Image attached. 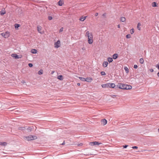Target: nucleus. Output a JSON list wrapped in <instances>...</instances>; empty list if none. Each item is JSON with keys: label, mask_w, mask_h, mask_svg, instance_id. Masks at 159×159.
Wrapping results in <instances>:
<instances>
[{"label": "nucleus", "mask_w": 159, "mask_h": 159, "mask_svg": "<svg viewBox=\"0 0 159 159\" xmlns=\"http://www.w3.org/2000/svg\"><path fill=\"white\" fill-rule=\"evenodd\" d=\"M117 86L119 89H130L132 88L131 85L122 83H119Z\"/></svg>", "instance_id": "1"}, {"label": "nucleus", "mask_w": 159, "mask_h": 159, "mask_svg": "<svg viewBox=\"0 0 159 159\" xmlns=\"http://www.w3.org/2000/svg\"><path fill=\"white\" fill-rule=\"evenodd\" d=\"M86 36H87L88 38V42L89 44H92L93 43V36L92 33H89L87 31L86 34Z\"/></svg>", "instance_id": "2"}, {"label": "nucleus", "mask_w": 159, "mask_h": 159, "mask_svg": "<svg viewBox=\"0 0 159 159\" xmlns=\"http://www.w3.org/2000/svg\"><path fill=\"white\" fill-rule=\"evenodd\" d=\"M24 138L25 140L27 141H30L36 139L37 137L36 136L30 135L28 136L24 137Z\"/></svg>", "instance_id": "3"}, {"label": "nucleus", "mask_w": 159, "mask_h": 159, "mask_svg": "<svg viewBox=\"0 0 159 159\" xmlns=\"http://www.w3.org/2000/svg\"><path fill=\"white\" fill-rule=\"evenodd\" d=\"M1 35L5 38H7L9 37L10 35V33L9 32L7 31L5 33H1Z\"/></svg>", "instance_id": "4"}, {"label": "nucleus", "mask_w": 159, "mask_h": 159, "mask_svg": "<svg viewBox=\"0 0 159 159\" xmlns=\"http://www.w3.org/2000/svg\"><path fill=\"white\" fill-rule=\"evenodd\" d=\"M42 29V27L40 25H38L37 26V30L38 32L41 34H44V31H41Z\"/></svg>", "instance_id": "5"}, {"label": "nucleus", "mask_w": 159, "mask_h": 159, "mask_svg": "<svg viewBox=\"0 0 159 159\" xmlns=\"http://www.w3.org/2000/svg\"><path fill=\"white\" fill-rule=\"evenodd\" d=\"M60 41L58 40L54 43V47L55 48H58L60 46Z\"/></svg>", "instance_id": "6"}, {"label": "nucleus", "mask_w": 159, "mask_h": 159, "mask_svg": "<svg viewBox=\"0 0 159 159\" xmlns=\"http://www.w3.org/2000/svg\"><path fill=\"white\" fill-rule=\"evenodd\" d=\"M102 86L103 88H106L109 87V83L106 84H102Z\"/></svg>", "instance_id": "7"}, {"label": "nucleus", "mask_w": 159, "mask_h": 159, "mask_svg": "<svg viewBox=\"0 0 159 159\" xmlns=\"http://www.w3.org/2000/svg\"><path fill=\"white\" fill-rule=\"evenodd\" d=\"M63 3V0H60L58 2V5L59 6H62Z\"/></svg>", "instance_id": "8"}, {"label": "nucleus", "mask_w": 159, "mask_h": 159, "mask_svg": "<svg viewBox=\"0 0 159 159\" xmlns=\"http://www.w3.org/2000/svg\"><path fill=\"white\" fill-rule=\"evenodd\" d=\"M102 124L104 125L107 123V120L105 119H103L102 120Z\"/></svg>", "instance_id": "9"}, {"label": "nucleus", "mask_w": 159, "mask_h": 159, "mask_svg": "<svg viewBox=\"0 0 159 159\" xmlns=\"http://www.w3.org/2000/svg\"><path fill=\"white\" fill-rule=\"evenodd\" d=\"M6 13L5 9L3 8L0 11V14L1 15H3Z\"/></svg>", "instance_id": "10"}, {"label": "nucleus", "mask_w": 159, "mask_h": 159, "mask_svg": "<svg viewBox=\"0 0 159 159\" xmlns=\"http://www.w3.org/2000/svg\"><path fill=\"white\" fill-rule=\"evenodd\" d=\"M93 80L90 78H86L85 81L87 82H91Z\"/></svg>", "instance_id": "11"}, {"label": "nucleus", "mask_w": 159, "mask_h": 159, "mask_svg": "<svg viewBox=\"0 0 159 159\" xmlns=\"http://www.w3.org/2000/svg\"><path fill=\"white\" fill-rule=\"evenodd\" d=\"M108 62L107 61H105L103 62V63L102 64V66L104 67H106L108 65Z\"/></svg>", "instance_id": "12"}, {"label": "nucleus", "mask_w": 159, "mask_h": 159, "mask_svg": "<svg viewBox=\"0 0 159 159\" xmlns=\"http://www.w3.org/2000/svg\"><path fill=\"white\" fill-rule=\"evenodd\" d=\"M12 57H14L15 59H18L19 57H18V56L16 54H13L11 55Z\"/></svg>", "instance_id": "13"}, {"label": "nucleus", "mask_w": 159, "mask_h": 159, "mask_svg": "<svg viewBox=\"0 0 159 159\" xmlns=\"http://www.w3.org/2000/svg\"><path fill=\"white\" fill-rule=\"evenodd\" d=\"M115 84L114 83H109V87L112 88H114L115 87Z\"/></svg>", "instance_id": "14"}, {"label": "nucleus", "mask_w": 159, "mask_h": 159, "mask_svg": "<svg viewBox=\"0 0 159 159\" xmlns=\"http://www.w3.org/2000/svg\"><path fill=\"white\" fill-rule=\"evenodd\" d=\"M7 145V143L5 142H0V145L3 146H6Z\"/></svg>", "instance_id": "15"}, {"label": "nucleus", "mask_w": 159, "mask_h": 159, "mask_svg": "<svg viewBox=\"0 0 159 159\" xmlns=\"http://www.w3.org/2000/svg\"><path fill=\"white\" fill-rule=\"evenodd\" d=\"M57 78L61 80H63V76L62 75H58Z\"/></svg>", "instance_id": "16"}, {"label": "nucleus", "mask_w": 159, "mask_h": 159, "mask_svg": "<svg viewBox=\"0 0 159 159\" xmlns=\"http://www.w3.org/2000/svg\"><path fill=\"white\" fill-rule=\"evenodd\" d=\"M31 52L32 53L35 54L37 53V51L36 49H33L31 50Z\"/></svg>", "instance_id": "17"}, {"label": "nucleus", "mask_w": 159, "mask_h": 159, "mask_svg": "<svg viewBox=\"0 0 159 159\" xmlns=\"http://www.w3.org/2000/svg\"><path fill=\"white\" fill-rule=\"evenodd\" d=\"M118 56V55L117 54H116V53L114 54L113 55V58L114 59H116L117 58Z\"/></svg>", "instance_id": "18"}, {"label": "nucleus", "mask_w": 159, "mask_h": 159, "mask_svg": "<svg viewBox=\"0 0 159 159\" xmlns=\"http://www.w3.org/2000/svg\"><path fill=\"white\" fill-rule=\"evenodd\" d=\"M124 70H125V72L126 73H128L129 72V70L128 68L127 67L125 66L124 67Z\"/></svg>", "instance_id": "19"}, {"label": "nucleus", "mask_w": 159, "mask_h": 159, "mask_svg": "<svg viewBox=\"0 0 159 159\" xmlns=\"http://www.w3.org/2000/svg\"><path fill=\"white\" fill-rule=\"evenodd\" d=\"M93 143H94V145H100V144H102V143H99V142H97V141L93 142Z\"/></svg>", "instance_id": "20"}, {"label": "nucleus", "mask_w": 159, "mask_h": 159, "mask_svg": "<svg viewBox=\"0 0 159 159\" xmlns=\"http://www.w3.org/2000/svg\"><path fill=\"white\" fill-rule=\"evenodd\" d=\"M107 61L109 62H112L113 61L112 58L111 57H109L107 58Z\"/></svg>", "instance_id": "21"}, {"label": "nucleus", "mask_w": 159, "mask_h": 159, "mask_svg": "<svg viewBox=\"0 0 159 159\" xmlns=\"http://www.w3.org/2000/svg\"><path fill=\"white\" fill-rule=\"evenodd\" d=\"M126 20V19L124 17H122L120 19V20L122 22H125Z\"/></svg>", "instance_id": "22"}, {"label": "nucleus", "mask_w": 159, "mask_h": 159, "mask_svg": "<svg viewBox=\"0 0 159 159\" xmlns=\"http://www.w3.org/2000/svg\"><path fill=\"white\" fill-rule=\"evenodd\" d=\"M20 26V25L18 24H16L15 25V27L16 29H17Z\"/></svg>", "instance_id": "23"}, {"label": "nucleus", "mask_w": 159, "mask_h": 159, "mask_svg": "<svg viewBox=\"0 0 159 159\" xmlns=\"http://www.w3.org/2000/svg\"><path fill=\"white\" fill-rule=\"evenodd\" d=\"M141 25V24L140 23H139L138 24L137 28L139 30H141L140 28V27Z\"/></svg>", "instance_id": "24"}, {"label": "nucleus", "mask_w": 159, "mask_h": 159, "mask_svg": "<svg viewBox=\"0 0 159 159\" xmlns=\"http://www.w3.org/2000/svg\"><path fill=\"white\" fill-rule=\"evenodd\" d=\"M86 16L81 17L80 18V20L81 21H84L86 19Z\"/></svg>", "instance_id": "25"}, {"label": "nucleus", "mask_w": 159, "mask_h": 159, "mask_svg": "<svg viewBox=\"0 0 159 159\" xmlns=\"http://www.w3.org/2000/svg\"><path fill=\"white\" fill-rule=\"evenodd\" d=\"M19 129L21 130H24L25 129V127H20L19 128Z\"/></svg>", "instance_id": "26"}, {"label": "nucleus", "mask_w": 159, "mask_h": 159, "mask_svg": "<svg viewBox=\"0 0 159 159\" xmlns=\"http://www.w3.org/2000/svg\"><path fill=\"white\" fill-rule=\"evenodd\" d=\"M79 78L82 81H84L86 80V78H84L83 77H79Z\"/></svg>", "instance_id": "27"}, {"label": "nucleus", "mask_w": 159, "mask_h": 159, "mask_svg": "<svg viewBox=\"0 0 159 159\" xmlns=\"http://www.w3.org/2000/svg\"><path fill=\"white\" fill-rule=\"evenodd\" d=\"M43 73V70L42 69L38 71V74L39 75L42 74Z\"/></svg>", "instance_id": "28"}, {"label": "nucleus", "mask_w": 159, "mask_h": 159, "mask_svg": "<svg viewBox=\"0 0 159 159\" xmlns=\"http://www.w3.org/2000/svg\"><path fill=\"white\" fill-rule=\"evenodd\" d=\"M139 62L141 64H143L144 62V60L143 58H140L139 60Z\"/></svg>", "instance_id": "29"}, {"label": "nucleus", "mask_w": 159, "mask_h": 159, "mask_svg": "<svg viewBox=\"0 0 159 159\" xmlns=\"http://www.w3.org/2000/svg\"><path fill=\"white\" fill-rule=\"evenodd\" d=\"M152 5L153 7H156L157 6L156 5V3L155 2H153L152 3Z\"/></svg>", "instance_id": "30"}, {"label": "nucleus", "mask_w": 159, "mask_h": 159, "mask_svg": "<svg viewBox=\"0 0 159 159\" xmlns=\"http://www.w3.org/2000/svg\"><path fill=\"white\" fill-rule=\"evenodd\" d=\"M126 37L127 39H129L131 38V35L130 34H128L126 36Z\"/></svg>", "instance_id": "31"}, {"label": "nucleus", "mask_w": 159, "mask_h": 159, "mask_svg": "<svg viewBox=\"0 0 159 159\" xmlns=\"http://www.w3.org/2000/svg\"><path fill=\"white\" fill-rule=\"evenodd\" d=\"M101 74L102 75H106L105 72L104 71H101Z\"/></svg>", "instance_id": "32"}, {"label": "nucleus", "mask_w": 159, "mask_h": 159, "mask_svg": "<svg viewBox=\"0 0 159 159\" xmlns=\"http://www.w3.org/2000/svg\"><path fill=\"white\" fill-rule=\"evenodd\" d=\"M134 32V29H131L130 31V33L131 34H132Z\"/></svg>", "instance_id": "33"}, {"label": "nucleus", "mask_w": 159, "mask_h": 159, "mask_svg": "<svg viewBox=\"0 0 159 159\" xmlns=\"http://www.w3.org/2000/svg\"><path fill=\"white\" fill-rule=\"evenodd\" d=\"M52 17L51 16H48V19L50 20L52 19Z\"/></svg>", "instance_id": "34"}, {"label": "nucleus", "mask_w": 159, "mask_h": 159, "mask_svg": "<svg viewBox=\"0 0 159 159\" xmlns=\"http://www.w3.org/2000/svg\"><path fill=\"white\" fill-rule=\"evenodd\" d=\"M63 27H61L59 30V32H61L63 31Z\"/></svg>", "instance_id": "35"}, {"label": "nucleus", "mask_w": 159, "mask_h": 159, "mask_svg": "<svg viewBox=\"0 0 159 159\" xmlns=\"http://www.w3.org/2000/svg\"><path fill=\"white\" fill-rule=\"evenodd\" d=\"M33 129V128H30V127H29V128H28V129H27L29 130V131H31Z\"/></svg>", "instance_id": "36"}, {"label": "nucleus", "mask_w": 159, "mask_h": 159, "mask_svg": "<svg viewBox=\"0 0 159 159\" xmlns=\"http://www.w3.org/2000/svg\"><path fill=\"white\" fill-rule=\"evenodd\" d=\"M29 66L31 67L33 66V64L32 63H29L28 64Z\"/></svg>", "instance_id": "37"}, {"label": "nucleus", "mask_w": 159, "mask_h": 159, "mask_svg": "<svg viewBox=\"0 0 159 159\" xmlns=\"http://www.w3.org/2000/svg\"><path fill=\"white\" fill-rule=\"evenodd\" d=\"M138 148V147L136 146H133L132 147V148H133V149H137V148Z\"/></svg>", "instance_id": "38"}, {"label": "nucleus", "mask_w": 159, "mask_h": 159, "mask_svg": "<svg viewBox=\"0 0 159 159\" xmlns=\"http://www.w3.org/2000/svg\"><path fill=\"white\" fill-rule=\"evenodd\" d=\"M134 67L135 69H137L138 68V66L137 65H134Z\"/></svg>", "instance_id": "39"}, {"label": "nucleus", "mask_w": 159, "mask_h": 159, "mask_svg": "<svg viewBox=\"0 0 159 159\" xmlns=\"http://www.w3.org/2000/svg\"><path fill=\"white\" fill-rule=\"evenodd\" d=\"M90 145L91 146H93L94 145V143H93V142H91L90 143Z\"/></svg>", "instance_id": "40"}, {"label": "nucleus", "mask_w": 159, "mask_h": 159, "mask_svg": "<svg viewBox=\"0 0 159 159\" xmlns=\"http://www.w3.org/2000/svg\"><path fill=\"white\" fill-rule=\"evenodd\" d=\"M128 146V145H126L125 146H123V148H126Z\"/></svg>", "instance_id": "41"}, {"label": "nucleus", "mask_w": 159, "mask_h": 159, "mask_svg": "<svg viewBox=\"0 0 159 159\" xmlns=\"http://www.w3.org/2000/svg\"><path fill=\"white\" fill-rule=\"evenodd\" d=\"M149 70L151 72H153V70L152 69H150Z\"/></svg>", "instance_id": "42"}, {"label": "nucleus", "mask_w": 159, "mask_h": 159, "mask_svg": "<svg viewBox=\"0 0 159 159\" xmlns=\"http://www.w3.org/2000/svg\"><path fill=\"white\" fill-rule=\"evenodd\" d=\"M156 67L158 69H159V65H157L156 66Z\"/></svg>", "instance_id": "43"}, {"label": "nucleus", "mask_w": 159, "mask_h": 159, "mask_svg": "<svg viewBox=\"0 0 159 159\" xmlns=\"http://www.w3.org/2000/svg\"><path fill=\"white\" fill-rule=\"evenodd\" d=\"M2 103L0 102V108L2 107Z\"/></svg>", "instance_id": "44"}, {"label": "nucleus", "mask_w": 159, "mask_h": 159, "mask_svg": "<svg viewBox=\"0 0 159 159\" xmlns=\"http://www.w3.org/2000/svg\"><path fill=\"white\" fill-rule=\"evenodd\" d=\"M98 15V13H96L95 14V16H97Z\"/></svg>", "instance_id": "45"}, {"label": "nucleus", "mask_w": 159, "mask_h": 159, "mask_svg": "<svg viewBox=\"0 0 159 159\" xmlns=\"http://www.w3.org/2000/svg\"><path fill=\"white\" fill-rule=\"evenodd\" d=\"M65 144V141H64L63 142V143L61 144H62V145H64V144Z\"/></svg>", "instance_id": "46"}, {"label": "nucleus", "mask_w": 159, "mask_h": 159, "mask_svg": "<svg viewBox=\"0 0 159 159\" xmlns=\"http://www.w3.org/2000/svg\"><path fill=\"white\" fill-rule=\"evenodd\" d=\"M117 27H118V28H120V25H117Z\"/></svg>", "instance_id": "47"}, {"label": "nucleus", "mask_w": 159, "mask_h": 159, "mask_svg": "<svg viewBox=\"0 0 159 159\" xmlns=\"http://www.w3.org/2000/svg\"><path fill=\"white\" fill-rule=\"evenodd\" d=\"M54 72V71H52L51 72V74H53V73Z\"/></svg>", "instance_id": "48"}, {"label": "nucleus", "mask_w": 159, "mask_h": 159, "mask_svg": "<svg viewBox=\"0 0 159 159\" xmlns=\"http://www.w3.org/2000/svg\"><path fill=\"white\" fill-rule=\"evenodd\" d=\"M82 145H83L82 144V143H80V144H79L78 145L79 146H81Z\"/></svg>", "instance_id": "49"}, {"label": "nucleus", "mask_w": 159, "mask_h": 159, "mask_svg": "<svg viewBox=\"0 0 159 159\" xmlns=\"http://www.w3.org/2000/svg\"><path fill=\"white\" fill-rule=\"evenodd\" d=\"M157 75L158 77H159V72H158L157 73Z\"/></svg>", "instance_id": "50"}, {"label": "nucleus", "mask_w": 159, "mask_h": 159, "mask_svg": "<svg viewBox=\"0 0 159 159\" xmlns=\"http://www.w3.org/2000/svg\"><path fill=\"white\" fill-rule=\"evenodd\" d=\"M82 49L83 50H85V48H82Z\"/></svg>", "instance_id": "51"}, {"label": "nucleus", "mask_w": 159, "mask_h": 159, "mask_svg": "<svg viewBox=\"0 0 159 159\" xmlns=\"http://www.w3.org/2000/svg\"><path fill=\"white\" fill-rule=\"evenodd\" d=\"M80 83H78V84H77V85H78V86H80Z\"/></svg>", "instance_id": "52"}, {"label": "nucleus", "mask_w": 159, "mask_h": 159, "mask_svg": "<svg viewBox=\"0 0 159 159\" xmlns=\"http://www.w3.org/2000/svg\"><path fill=\"white\" fill-rule=\"evenodd\" d=\"M158 131L159 132V128L158 129Z\"/></svg>", "instance_id": "53"}]
</instances>
